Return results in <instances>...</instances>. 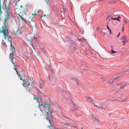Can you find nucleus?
Segmentation results:
<instances>
[{
	"mask_svg": "<svg viewBox=\"0 0 129 129\" xmlns=\"http://www.w3.org/2000/svg\"><path fill=\"white\" fill-rule=\"evenodd\" d=\"M17 33H18L19 34L20 33H20V32L18 30L17 31Z\"/></svg>",
	"mask_w": 129,
	"mask_h": 129,
	"instance_id": "obj_33",
	"label": "nucleus"
},
{
	"mask_svg": "<svg viewBox=\"0 0 129 129\" xmlns=\"http://www.w3.org/2000/svg\"><path fill=\"white\" fill-rule=\"evenodd\" d=\"M14 69L17 72V73H18V72L17 71V70L16 69V68H14Z\"/></svg>",
	"mask_w": 129,
	"mask_h": 129,
	"instance_id": "obj_28",
	"label": "nucleus"
},
{
	"mask_svg": "<svg viewBox=\"0 0 129 129\" xmlns=\"http://www.w3.org/2000/svg\"><path fill=\"white\" fill-rule=\"evenodd\" d=\"M109 31H110V34H111V30L110 29H109Z\"/></svg>",
	"mask_w": 129,
	"mask_h": 129,
	"instance_id": "obj_32",
	"label": "nucleus"
},
{
	"mask_svg": "<svg viewBox=\"0 0 129 129\" xmlns=\"http://www.w3.org/2000/svg\"><path fill=\"white\" fill-rule=\"evenodd\" d=\"M62 116H64V115H63V114H62Z\"/></svg>",
	"mask_w": 129,
	"mask_h": 129,
	"instance_id": "obj_53",
	"label": "nucleus"
},
{
	"mask_svg": "<svg viewBox=\"0 0 129 129\" xmlns=\"http://www.w3.org/2000/svg\"><path fill=\"white\" fill-rule=\"evenodd\" d=\"M125 37L124 36L123 37H122L121 38V40H124L125 41H126V39H125Z\"/></svg>",
	"mask_w": 129,
	"mask_h": 129,
	"instance_id": "obj_13",
	"label": "nucleus"
},
{
	"mask_svg": "<svg viewBox=\"0 0 129 129\" xmlns=\"http://www.w3.org/2000/svg\"><path fill=\"white\" fill-rule=\"evenodd\" d=\"M50 76H49V79H50Z\"/></svg>",
	"mask_w": 129,
	"mask_h": 129,
	"instance_id": "obj_47",
	"label": "nucleus"
},
{
	"mask_svg": "<svg viewBox=\"0 0 129 129\" xmlns=\"http://www.w3.org/2000/svg\"><path fill=\"white\" fill-rule=\"evenodd\" d=\"M40 88L42 89L43 88V85L42 83H40Z\"/></svg>",
	"mask_w": 129,
	"mask_h": 129,
	"instance_id": "obj_14",
	"label": "nucleus"
},
{
	"mask_svg": "<svg viewBox=\"0 0 129 129\" xmlns=\"http://www.w3.org/2000/svg\"><path fill=\"white\" fill-rule=\"evenodd\" d=\"M127 83H125V84L124 85H125V86L126 85H127Z\"/></svg>",
	"mask_w": 129,
	"mask_h": 129,
	"instance_id": "obj_44",
	"label": "nucleus"
},
{
	"mask_svg": "<svg viewBox=\"0 0 129 129\" xmlns=\"http://www.w3.org/2000/svg\"><path fill=\"white\" fill-rule=\"evenodd\" d=\"M118 77H116V78H114V79L113 80H115V79H116Z\"/></svg>",
	"mask_w": 129,
	"mask_h": 129,
	"instance_id": "obj_39",
	"label": "nucleus"
},
{
	"mask_svg": "<svg viewBox=\"0 0 129 129\" xmlns=\"http://www.w3.org/2000/svg\"><path fill=\"white\" fill-rule=\"evenodd\" d=\"M105 35V34L104 33L103 34V35Z\"/></svg>",
	"mask_w": 129,
	"mask_h": 129,
	"instance_id": "obj_55",
	"label": "nucleus"
},
{
	"mask_svg": "<svg viewBox=\"0 0 129 129\" xmlns=\"http://www.w3.org/2000/svg\"><path fill=\"white\" fill-rule=\"evenodd\" d=\"M2 43L3 45H5L6 47H7L6 44V43L3 41L2 42Z\"/></svg>",
	"mask_w": 129,
	"mask_h": 129,
	"instance_id": "obj_16",
	"label": "nucleus"
},
{
	"mask_svg": "<svg viewBox=\"0 0 129 129\" xmlns=\"http://www.w3.org/2000/svg\"><path fill=\"white\" fill-rule=\"evenodd\" d=\"M124 29V27L122 28V31H123Z\"/></svg>",
	"mask_w": 129,
	"mask_h": 129,
	"instance_id": "obj_41",
	"label": "nucleus"
},
{
	"mask_svg": "<svg viewBox=\"0 0 129 129\" xmlns=\"http://www.w3.org/2000/svg\"><path fill=\"white\" fill-rule=\"evenodd\" d=\"M33 34H29L27 36L28 38V40L30 41L31 42V40H34L35 41H37L36 38L34 36Z\"/></svg>",
	"mask_w": 129,
	"mask_h": 129,
	"instance_id": "obj_6",
	"label": "nucleus"
},
{
	"mask_svg": "<svg viewBox=\"0 0 129 129\" xmlns=\"http://www.w3.org/2000/svg\"><path fill=\"white\" fill-rule=\"evenodd\" d=\"M113 82V81H108V83L110 84L111 83Z\"/></svg>",
	"mask_w": 129,
	"mask_h": 129,
	"instance_id": "obj_26",
	"label": "nucleus"
},
{
	"mask_svg": "<svg viewBox=\"0 0 129 129\" xmlns=\"http://www.w3.org/2000/svg\"><path fill=\"white\" fill-rule=\"evenodd\" d=\"M34 99H36V100L37 101H39V99L41 100V98H34Z\"/></svg>",
	"mask_w": 129,
	"mask_h": 129,
	"instance_id": "obj_21",
	"label": "nucleus"
},
{
	"mask_svg": "<svg viewBox=\"0 0 129 129\" xmlns=\"http://www.w3.org/2000/svg\"><path fill=\"white\" fill-rule=\"evenodd\" d=\"M72 103L73 105V107L74 109H77L78 108V106L74 104L73 102H72Z\"/></svg>",
	"mask_w": 129,
	"mask_h": 129,
	"instance_id": "obj_12",
	"label": "nucleus"
},
{
	"mask_svg": "<svg viewBox=\"0 0 129 129\" xmlns=\"http://www.w3.org/2000/svg\"><path fill=\"white\" fill-rule=\"evenodd\" d=\"M111 19H114V18H113L112 17H111Z\"/></svg>",
	"mask_w": 129,
	"mask_h": 129,
	"instance_id": "obj_40",
	"label": "nucleus"
},
{
	"mask_svg": "<svg viewBox=\"0 0 129 129\" xmlns=\"http://www.w3.org/2000/svg\"><path fill=\"white\" fill-rule=\"evenodd\" d=\"M85 98H86V100L89 102L94 104L93 103L91 102V101H93L91 99V98L90 97H85Z\"/></svg>",
	"mask_w": 129,
	"mask_h": 129,
	"instance_id": "obj_9",
	"label": "nucleus"
},
{
	"mask_svg": "<svg viewBox=\"0 0 129 129\" xmlns=\"http://www.w3.org/2000/svg\"><path fill=\"white\" fill-rule=\"evenodd\" d=\"M124 22L125 23H127V22L126 21H125V20H124Z\"/></svg>",
	"mask_w": 129,
	"mask_h": 129,
	"instance_id": "obj_38",
	"label": "nucleus"
},
{
	"mask_svg": "<svg viewBox=\"0 0 129 129\" xmlns=\"http://www.w3.org/2000/svg\"><path fill=\"white\" fill-rule=\"evenodd\" d=\"M19 1H20V0H17V2H18Z\"/></svg>",
	"mask_w": 129,
	"mask_h": 129,
	"instance_id": "obj_49",
	"label": "nucleus"
},
{
	"mask_svg": "<svg viewBox=\"0 0 129 129\" xmlns=\"http://www.w3.org/2000/svg\"><path fill=\"white\" fill-rule=\"evenodd\" d=\"M124 43H123V45H124Z\"/></svg>",
	"mask_w": 129,
	"mask_h": 129,
	"instance_id": "obj_54",
	"label": "nucleus"
},
{
	"mask_svg": "<svg viewBox=\"0 0 129 129\" xmlns=\"http://www.w3.org/2000/svg\"><path fill=\"white\" fill-rule=\"evenodd\" d=\"M11 62L13 64H14L16 62V61L15 60V59L14 58H13V57L12 56V59H11Z\"/></svg>",
	"mask_w": 129,
	"mask_h": 129,
	"instance_id": "obj_10",
	"label": "nucleus"
},
{
	"mask_svg": "<svg viewBox=\"0 0 129 129\" xmlns=\"http://www.w3.org/2000/svg\"><path fill=\"white\" fill-rule=\"evenodd\" d=\"M117 19H118V21H120V20H119V19L121 17L120 16H119L117 17Z\"/></svg>",
	"mask_w": 129,
	"mask_h": 129,
	"instance_id": "obj_23",
	"label": "nucleus"
},
{
	"mask_svg": "<svg viewBox=\"0 0 129 129\" xmlns=\"http://www.w3.org/2000/svg\"><path fill=\"white\" fill-rule=\"evenodd\" d=\"M114 20H117L118 21L117 18V17L114 18Z\"/></svg>",
	"mask_w": 129,
	"mask_h": 129,
	"instance_id": "obj_30",
	"label": "nucleus"
},
{
	"mask_svg": "<svg viewBox=\"0 0 129 129\" xmlns=\"http://www.w3.org/2000/svg\"><path fill=\"white\" fill-rule=\"evenodd\" d=\"M49 2V0H47V1L46 2V3H47V4H48V3Z\"/></svg>",
	"mask_w": 129,
	"mask_h": 129,
	"instance_id": "obj_34",
	"label": "nucleus"
},
{
	"mask_svg": "<svg viewBox=\"0 0 129 129\" xmlns=\"http://www.w3.org/2000/svg\"><path fill=\"white\" fill-rule=\"evenodd\" d=\"M64 12V9L62 11V12L63 13Z\"/></svg>",
	"mask_w": 129,
	"mask_h": 129,
	"instance_id": "obj_36",
	"label": "nucleus"
},
{
	"mask_svg": "<svg viewBox=\"0 0 129 129\" xmlns=\"http://www.w3.org/2000/svg\"><path fill=\"white\" fill-rule=\"evenodd\" d=\"M105 105L102 104V105H100V106H104Z\"/></svg>",
	"mask_w": 129,
	"mask_h": 129,
	"instance_id": "obj_37",
	"label": "nucleus"
},
{
	"mask_svg": "<svg viewBox=\"0 0 129 129\" xmlns=\"http://www.w3.org/2000/svg\"><path fill=\"white\" fill-rule=\"evenodd\" d=\"M50 106V105L48 104H47L45 103V104L44 105L43 104V103L42 102V104H40L39 103L38 107L40 108V107L43 108V109L45 110L46 109L48 111H49V108Z\"/></svg>",
	"mask_w": 129,
	"mask_h": 129,
	"instance_id": "obj_2",
	"label": "nucleus"
},
{
	"mask_svg": "<svg viewBox=\"0 0 129 129\" xmlns=\"http://www.w3.org/2000/svg\"><path fill=\"white\" fill-rule=\"evenodd\" d=\"M20 7L21 8H22V6H20Z\"/></svg>",
	"mask_w": 129,
	"mask_h": 129,
	"instance_id": "obj_50",
	"label": "nucleus"
},
{
	"mask_svg": "<svg viewBox=\"0 0 129 129\" xmlns=\"http://www.w3.org/2000/svg\"><path fill=\"white\" fill-rule=\"evenodd\" d=\"M73 111H74V112H75L76 111V110H73Z\"/></svg>",
	"mask_w": 129,
	"mask_h": 129,
	"instance_id": "obj_51",
	"label": "nucleus"
},
{
	"mask_svg": "<svg viewBox=\"0 0 129 129\" xmlns=\"http://www.w3.org/2000/svg\"><path fill=\"white\" fill-rule=\"evenodd\" d=\"M20 17L21 18V19L22 20H23L25 22V20H24V18H23V17H21V16H20Z\"/></svg>",
	"mask_w": 129,
	"mask_h": 129,
	"instance_id": "obj_24",
	"label": "nucleus"
},
{
	"mask_svg": "<svg viewBox=\"0 0 129 129\" xmlns=\"http://www.w3.org/2000/svg\"><path fill=\"white\" fill-rule=\"evenodd\" d=\"M72 79L73 80H75L78 86L79 87H81V86L80 84L79 83L80 82V80L76 78H73Z\"/></svg>",
	"mask_w": 129,
	"mask_h": 129,
	"instance_id": "obj_7",
	"label": "nucleus"
},
{
	"mask_svg": "<svg viewBox=\"0 0 129 129\" xmlns=\"http://www.w3.org/2000/svg\"><path fill=\"white\" fill-rule=\"evenodd\" d=\"M107 28L108 29H110L109 28V27L108 25V24H107Z\"/></svg>",
	"mask_w": 129,
	"mask_h": 129,
	"instance_id": "obj_29",
	"label": "nucleus"
},
{
	"mask_svg": "<svg viewBox=\"0 0 129 129\" xmlns=\"http://www.w3.org/2000/svg\"><path fill=\"white\" fill-rule=\"evenodd\" d=\"M94 105L96 107H98L100 108H102L103 109H105L106 107V105H105L104 106H97L95 104H94Z\"/></svg>",
	"mask_w": 129,
	"mask_h": 129,
	"instance_id": "obj_8",
	"label": "nucleus"
},
{
	"mask_svg": "<svg viewBox=\"0 0 129 129\" xmlns=\"http://www.w3.org/2000/svg\"><path fill=\"white\" fill-rule=\"evenodd\" d=\"M125 41H124V40L123 41H122V42H123V43H125Z\"/></svg>",
	"mask_w": 129,
	"mask_h": 129,
	"instance_id": "obj_43",
	"label": "nucleus"
},
{
	"mask_svg": "<svg viewBox=\"0 0 129 129\" xmlns=\"http://www.w3.org/2000/svg\"><path fill=\"white\" fill-rule=\"evenodd\" d=\"M1 0H0V14H1L2 13V12L1 11Z\"/></svg>",
	"mask_w": 129,
	"mask_h": 129,
	"instance_id": "obj_15",
	"label": "nucleus"
},
{
	"mask_svg": "<svg viewBox=\"0 0 129 129\" xmlns=\"http://www.w3.org/2000/svg\"><path fill=\"white\" fill-rule=\"evenodd\" d=\"M37 90L38 93H41V92H40V90H39L38 89H37Z\"/></svg>",
	"mask_w": 129,
	"mask_h": 129,
	"instance_id": "obj_25",
	"label": "nucleus"
},
{
	"mask_svg": "<svg viewBox=\"0 0 129 129\" xmlns=\"http://www.w3.org/2000/svg\"><path fill=\"white\" fill-rule=\"evenodd\" d=\"M31 46L33 47V48L34 49V46L32 44H31Z\"/></svg>",
	"mask_w": 129,
	"mask_h": 129,
	"instance_id": "obj_35",
	"label": "nucleus"
},
{
	"mask_svg": "<svg viewBox=\"0 0 129 129\" xmlns=\"http://www.w3.org/2000/svg\"><path fill=\"white\" fill-rule=\"evenodd\" d=\"M25 85H27V83H26V84H25Z\"/></svg>",
	"mask_w": 129,
	"mask_h": 129,
	"instance_id": "obj_52",
	"label": "nucleus"
},
{
	"mask_svg": "<svg viewBox=\"0 0 129 129\" xmlns=\"http://www.w3.org/2000/svg\"><path fill=\"white\" fill-rule=\"evenodd\" d=\"M116 53V52L114 51L113 50H111V53L112 54H114Z\"/></svg>",
	"mask_w": 129,
	"mask_h": 129,
	"instance_id": "obj_18",
	"label": "nucleus"
},
{
	"mask_svg": "<svg viewBox=\"0 0 129 129\" xmlns=\"http://www.w3.org/2000/svg\"><path fill=\"white\" fill-rule=\"evenodd\" d=\"M65 40L66 41H68L69 40V39L68 37H66L65 38Z\"/></svg>",
	"mask_w": 129,
	"mask_h": 129,
	"instance_id": "obj_20",
	"label": "nucleus"
},
{
	"mask_svg": "<svg viewBox=\"0 0 129 129\" xmlns=\"http://www.w3.org/2000/svg\"><path fill=\"white\" fill-rule=\"evenodd\" d=\"M111 48H112V46H111Z\"/></svg>",
	"mask_w": 129,
	"mask_h": 129,
	"instance_id": "obj_56",
	"label": "nucleus"
},
{
	"mask_svg": "<svg viewBox=\"0 0 129 129\" xmlns=\"http://www.w3.org/2000/svg\"><path fill=\"white\" fill-rule=\"evenodd\" d=\"M120 33H118V34L117 35V37H118L120 35Z\"/></svg>",
	"mask_w": 129,
	"mask_h": 129,
	"instance_id": "obj_31",
	"label": "nucleus"
},
{
	"mask_svg": "<svg viewBox=\"0 0 129 129\" xmlns=\"http://www.w3.org/2000/svg\"><path fill=\"white\" fill-rule=\"evenodd\" d=\"M128 84L129 85V84Z\"/></svg>",
	"mask_w": 129,
	"mask_h": 129,
	"instance_id": "obj_60",
	"label": "nucleus"
},
{
	"mask_svg": "<svg viewBox=\"0 0 129 129\" xmlns=\"http://www.w3.org/2000/svg\"><path fill=\"white\" fill-rule=\"evenodd\" d=\"M122 86H123V87H124L125 86V85H123Z\"/></svg>",
	"mask_w": 129,
	"mask_h": 129,
	"instance_id": "obj_48",
	"label": "nucleus"
},
{
	"mask_svg": "<svg viewBox=\"0 0 129 129\" xmlns=\"http://www.w3.org/2000/svg\"><path fill=\"white\" fill-rule=\"evenodd\" d=\"M34 85H30V86H29V87L31 88H32L34 87Z\"/></svg>",
	"mask_w": 129,
	"mask_h": 129,
	"instance_id": "obj_19",
	"label": "nucleus"
},
{
	"mask_svg": "<svg viewBox=\"0 0 129 129\" xmlns=\"http://www.w3.org/2000/svg\"><path fill=\"white\" fill-rule=\"evenodd\" d=\"M46 112L47 114L46 115L47 116V119L48 120L50 123V127H52L53 126L52 125L51 122L48 119L49 117H51L52 116V113L51 112V111H46Z\"/></svg>",
	"mask_w": 129,
	"mask_h": 129,
	"instance_id": "obj_5",
	"label": "nucleus"
},
{
	"mask_svg": "<svg viewBox=\"0 0 129 129\" xmlns=\"http://www.w3.org/2000/svg\"><path fill=\"white\" fill-rule=\"evenodd\" d=\"M99 28H98L97 29H98V30H99Z\"/></svg>",
	"mask_w": 129,
	"mask_h": 129,
	"instance_id": "obj_57",
	"label": "nucleus"
},
{
	"mask_svg": "<svg viewBox=\"0 0 129 129\" xmlns=\"http://www.w3.org/2000/svg\"><path fill=\"white\" fill-rule=\"evenodd\" d=\"M43 16H44V17H45V16H46V15H45V14H44V15H43Z\"/></svg>",
	"mask_w": 129,
	"mask_h": 129,
	"instance_id": "obj_46",
	"label": "nucleus"
},
{
	"mask_svg": "<svg viewBox=\"0 0 129 129\" xmlns=\"http://www.w3.org/2000/svg\"><path fill=\"white\" fill-rule=\"evenodd\" d=\"M43 52H44V54H45V51H44V50L43 51Z\"/></svg>",
	"mask_w": 129,
	"mask_h": 129,
	"instance_id": "obj_42",
	"label": "nucleus"
},
{
	"mask_svg": "<svg viewBox=\"0 0 129 129\" xmlns=\"http://www.w3.org/2000/svg\"><path fill=\"white\" fill-rule=\"evenodd\" d=\"M125 100H123V101H125Z\"/></svg>",
	"mask_w": 129,
	"mask_h": 129,
	"instance_id": "obj_58",
	"label": "nucleus"
},
{
	"mask_svg": "<svg viewBox=\"0 0 129 129\" xmlns=\"http://www.w3.org/2000/svg\"><path fill=\"white\" fill-rule=\"evenodd\" d=\"M92 116L93 118H94L95 120H97V119L95 118V116L92 114Z\"/></svg>",
	"mask_w": 129,
	"mask_h": 129,
	"instance_id": "obj_22",
	"label": "nucleus"
},
{
	"mask_svg": "<svg viewBox=\"0 0 129 129\" xmlns=\"http://www.w3.org/2000/svg\"><path fill=\"white\" fill-rule=\"evenodd\" d=\"M40 12V11L39 10H38L37 11V12L38 13H39Z\"/></svg>",
	"mask_w": 129,
	"mask_h": 129,
	"instance_id": "obj_45",
	"label": "nucleus"
},
{
	"mask_svg": "<svg viewBox=\"0 0 129 129\" xmlns=\"http://www.w3.org/2000/svg\"><path fill=\"white\" fill-rule=\"evenodd\" d=\"M8 26V25L7 21H5L4 23V26L0 28V31L1 33L3 34L5 39H6L7 38L8 41L11 42V40H10V36L9 34L8 31L7 29Z\"/></svg>",
	"mask_w": 129,
	"mask_h": 129,
	"instance_id": "obj_1",
	"label": "nucleus"
},
{
	"mask_svg": "<svg viewBox=\"0 0 129 129\" xmlns=\"http://www.w3.org/2000/svg\"><path fill=\"white\" fill-rule=\"evenodd\" d=\"M120 88L121 89H122L124 88L123 86L121 85L120 86Z\"/></svg>",
	"mask_w": 129,
	"mask_h": 129,
	"instance_id": "obj_27",
	"label": "nucleus"
},
{
	"mask_svg": "<svg viewBox=\"0 0 129 129\" xmlns=\"http://www.w3.org/2000/svg\"><path fill=\"white\" fill-rule=\"evenodd\" d=\"M19 77L20 78V79L21 80H22L23 81V84H22V85L24 87H26L27 91L28 92H29L30 90V88L29 87V86H30V85L29 84V85H25V84H26V82L25 81H24V79H23V78L22 79L21 78L20 76H19Z\"/></svg>",
	"mask_w": 129,
	"mask_h": 129,
	"instance_id": "obj_4",
	"label": "nucleus"
},
{
	"mask_svg": "<svg viewBox=\"0 0 129 129\" xmlns=\"http://www.w3.org/2000/svg\"><path fill=\"white\" fill-rule=\"evenodd\" d=\"M40 110L41 111H42L41 110V109H40Z\"/></svg>",
	"mask_w": 129,
	"mask_h": 129,
	"instance_id": "obj_59",
	"label": "nucleus"
},
{
	"mask_svg": "<svg viewBox=\"0 0 129 129\" xmlns=\"http://www.w3.org/2000/svg\"><path fill=\"white\" fill-rule=\"evenodd\" d=\"M10 45L12 47V52H14L15 51V48L14 46H12V43H10Z\"/></svg>",
	"mask_w": 129,
	"mask_h": 129,
	"instance_id": "obj_11",
	"label": "nucleus"
},
{
	"mask_svg": "<svg viewBox=\"0 0 129 129\" xmlns=\"http://www.w3.org/2000/svg\"><path fill=\"white\" fill-rule=\"evenodd\" d=\"M5 11L7 15V16L5 18V21H7V20L9 19V17L10 15V12L8 6L5 5Z\"/></svg>",
	"mask_w": 129,
	"mask_h": 129,
	"instance_id": "obj_3",
	"label": "nucleus"
},
{
	"mask_svg": "<svg viewBox=\"0 0 129 129\" xmlns=\"http://www.w3.org/2000/svg\"><path fill=\"white\" fill-rule=\"evenodd\" d=\"M13 52H12V53H11L10 55V58L11 59V56H12H12L13 55H14V54L13 53Z\"/></svg>",
	"mask_w": 129,
	"mask_h": 129,
	"instance_id": "obj_17",
	"label": "nucleus"
}]
</instances>
